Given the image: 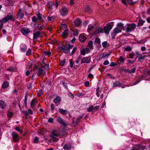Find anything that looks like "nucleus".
Masks as SVG:
<instances>
[{"mask_svg":"<svg viewBox=\"0 0 150 150\" xmlns=\"http://www.w3.org/2000/svg\"><path fill=\"white\" fill-rule=\"evenodd\" d=\"M136 25L134 23L127 24L124 27H122L124 30H126L127 33L130 32L135 29Z\"/></svg>","mask_w":150,"mask_h":150,"instance_id":"f257e3e1","label":"nucleus"},{"mask_svg":"<svg viewBox=\"0 0 150 150\" xmlns=\"http://www.w3.org/2000/svg\"><path fill=\"white\" fill-rule=\"evenodd\" d=\"M60 135V132L57 130H54L52 132L51 137L54 142H57L59 140L58 137Z\"/></svg>","mask_w":150,"mask_h":150,"instance_id":"f03ea898","label":"nucleus"},{"mask_svg":"<svg viewBox=\"0 0 150 150\" xmlns=\"http://www.w3.org/2000/svg\"><path fill=\"white\" fill-rule=\"evenodd\" d=\"M60 49L66 54L70 53V49L69 48V44H66L60 47Z\"/></svg>","mask_w":150,"mask_h":150,"instance_id":"7ed1b4c3","label":"nucleus"},{"mask_svg":"<svg viewBox=\"0 0 150 150\" xmlns=\"http://www.w3.org/2000/svg\"><path fill=\"white\" fill-rule=\"evenodd\" d=\"M68 9L65 7H63L59 10L60 15L62 16H66L68 14Z\"/></svg>","mask_w":150,"mask_h":150,"instance_id":"20e7f679","label":"nucleus"},{"mask_svg":"<svg viewBox=\"0 0 150 150\" xmlns=\"http://www.w3.org/2000/svg\"><path fill=\"white\" fill-rule=\"evenodd\" d=\"M112 28V26L108 23L107 26H105L103 27L104 32L106 34H108Z\"/></svg>","mask_w":150,"mask_h":150,"instance_id":"39448f33","label":"nucleus"},{"mask_svg":"<svg viewBox=\"0 0 150 150\" xmlns=\"http://www.w3.org/2000/svg\"><path fill=\"white\" fill-rule=\"evenodd\" d=\"M12 138V141L13 142H17L19 140V137L18 135L15 132H13L11 134Z\"/></svg>","mask_w":150,"mask_h":150,"instance_id":"423d86ee","label":"nucleus"},{"mask_svg":"<svg viewBox=\"0 0 150 150\" xmlns=\"http://www.w3.org/2000/svg\"><path fill=\"white\" fill-rule=\"evenodd\" d=\"M122 28L118 27H116L114 29V31L111 33V35L112 36V38H115L114 37L116 34L120 32H121Z\"/></svg>","mask_w":150,"mask_h":150,"instance_id":"0eeeda50","label":"nucleus"},{"mask_svg":"<svg viewBox=\"0 0 150 150\" xmlns=\"http://www.w3.org/2000/svg\"><path fill=\"white\" fill-rule=\"evenodd\" d=\"M20 31L22 34L25 35H27L30 31V29L27 27L21 28Z\"/></svg>","mask_w":150,"mask_h":150,"instance_id":"6e6552de","label":"nucleus"},{"mask_svg":"<svg viewBox=\"0 0 150 150\" xmlns=\"http://www.w3.org/2000/svg\"><path fill=\"white\" fill-rule=\"evenodd\" d=\"M13 18V15L11 13H9L7 15L3 18V22L5 23L8 20H11Z\"/></svg>","mask_w":150,"mask_h":150,"instance_id":"1a4fd4ad","label":"nucleus"},{"mask_svg":"<svg viewBox=\"0 0 150 150\" xmlns=\"http://www.w3.org/2000/svg\"><path fill=\"white\" fill-rule=\"evenodd\" d=\"M35 30H33V41H35L37 40V38L39 37L40 35V33L39 31H35Z\"/></svg>","mask_w":150,"mask_h":150,"instance_id":"9d476101","label":"nucleus"},{"mask_svg":"<svg viewBox=\"0 0 150 150\" xmlns=\"http://www.w3.org/2000/svg\"><path fill=\"white\" fill-rule=\"evenodd\" d=\"M57 121L59 123L64 127H66L67 126L66 124L63 121L61 117H59L57 118Z\"/></svg>","mask_w":150,"mask_h":150,"instance_id":"9b49d317","label":"nucleus"},{"mask_svg":"<svg viewBox=\"0 0 150 150\" xmlns=\"http://www.w3.org/2000/svg\"><path fill=\"white\" fill-rule=\"evenodd\" d=\"M90 62V58L87 57H83L81 60V63H88Z\"/></svg>","mask_w":150,"mask_h":150,"instance_id":"f8f14e48","label":"nucleus"},{"mask_svg":"<svg viewBox=\"0 0 150 150\" xmlns=\"http://www.w3.org/2000/svg\"><path fill=\"white\" fill-rule=\"evenodd\" d=\"M40 65L42 67L45 69H49V66L48 64H46L44 62L41 61Z\"/></svg>","mask_w":150,"mask_h":150,"instance_id":"ddd939ff","label":"nucleus"},{"mask_svg":"<svg viewBox=\"0 0 150 150\" xmlns=\"http://www.w3.org/2000/svg\"><path fill=\"white\" fill-rule=\"evenodd\" d=\"M0 106L2 109H4L7 108L6 103L3 100H0Z\"/></svg>","mask_w":150,"mask_h":150,"instance_id":"4468645a","label":"nucleus"},{"mask_svg":"<svg viewBox=\"0 0 150 150\" xmlns=\"http://www.w3.org/2000/svg\"><path fill=\"white\" fill-rule=\"evenodd\" d=\"M38 74L39 76L43 75L45 74V71L41 68H38Z\"/></svg>","mask_w":150,"mask_h":150,"instance_id":"2eb2a0df","label":"nucleus"},{"mask_svg":"<svg viewBox=\"0 0 150 150\" xmlns=\"http://www.w3.org/2000/svg\"><path fill=\"white\" fill-rule=\"evenodd\" d=\"M147 74H144L143 75H141L139 76V79L135 83V84H136L138 83L139 82H140L141 80L145 79L146 77Z\"/></svg>","mask_w":150,"mask_h":150,"instance_id":"dca6fc26","label":"nucleus"},{"mask_svg":"<svg viewBox=\"0 0 150 150\" xmlns=\"http://www.w3.org/2000/svg\"><path fill=\"white\" fill-rule=\"evenodd\" d=\"M54 5L53 1H50L47 3V8L50 10L52 9V6Z\"/></svg>","mask_w":150,"mask_h":150,"instance_id":"f3484780","label":"nucleus"},{"mask_svg":"<svg viewBox=\"0 0 150 150\" xmlns=\"http://www.w3.org/2000/svg\"><path fill=\"white\" fill-rule=\"evenodd\" d=\"M86 38V36L83 34H81L79 37V39L80 41L82 42H84Z\"/></svg>","mask_w":150,"mask_h":150,"instance_id":"a211bd4d","label":"nucleus"},{"mask_svg":"<svg viewBox=\"0 0 150 150\" xmlns=\"http://www.w3.org/2000/svg\"><path fill=\"white\" fill-rule=\"evenodd\" d=\"M37 102L35 99H33L31 103V107L32 108H34L36 105Z\"/></svg>","mask_w":150,"mask_h":150,"instance_id":"6ab92c4d","label":"nucleus"},{"mask_svg":"<svg viewBox=\"0 0 150 150\" xmlns=\"http://www.w3.org/2000/svg\"><path fill=\"white\" fill-rule=\"evenodd\" d=\"M81 21L80 19L79 18H77L74 21V25L76 26H78L80 25L81 24Z\"/></svg>","mask_w":150,"mask_h":150,"instance_id":"aec40b11","label":"nucleus"},{"mask_svg":"<svg viewBox=\"0 0 150 150\" xmlns=\"http://www.w3.org/2000/svg\"><path fill=\"white\" fill-rule=\"evenodd\" d=\"M61 100V98L60 97L58 96L54 99L53 102L54 103L56 104L60 103Z\"/></svg>","mask_w":150,"mask_h":150,"instance_id":"412c9836","label":"nucleus"},{"mask_svg":"<svg viewBox=\"0 0 150 150\" xmlns=\"http://www.w3.org/2000/svg\"><path fill=\"white\" fill-rule=\"evenodd\" d=\"M71 148V145L70 144H67L64 145L63 148L65 150H69Z\"/></svg>","mask_w":150,"mask_h":150,"instance_id":"4be33fe9","label":"nucleus"},{"mask_svg":"<svg viewBox=\"0 0 150 150\" xmlns=\"http://www.w3.org/2000/svg\"><path fill=\"white\" fill-rule=\"evenodd\" d=\"M37 17L38 21L40 22H43V20L42 19V17L41 16V14L40 13L36 14Z\"/></svg>","mask_w":150,"mask_h":150,"instance_id":"5701e85b","label":"nucleus"},{"mask_svg":"<svg viewBox=\"0 0 150 150\" xmlns=\"http://www.w3.org/2000/svg\"><path fill=\"white\" fill-rule=\"evenodd\" d=\"M126 1H127L129 4L131 5H134L137 3L138 1L137 0L135 1H132V0H126Z\"/></svg>","mask_w":150,"mask_h":150,"instance_id":"b1692460","label":"nucleus"},{"mask_svg":"<svg viewBox=\"0 0 150 150\" xmlns=\"http://www.w3.org/2000/svg\"><path fill=\"white\" fill-rule=\"evenodd\" d=\"M27 47L25 45H22L21 46V50L22 52H24L26 50Z\"/></svg>","mask_w":150,"mask_h":150,"instance_id":"393cba45","label":"nucleus"},{"mask_svg":"<svg viewBox=\"0 0 150 150\" xmlns=\"http://www.w3.org/2000/svg\"><path fill=\"white\" fill-rule=\"evenodd\" d=\"M136 68H134L131 69V70L129 69H125L124 70L125 71H127L129 72L131 74L132 73H134L135 72L136 70Z\"/></svg>","mask_w":150,"mask_h":150,"instance_id":"a878e982","label":"nucleus"},{"mask_svg":"<svg viewBox=\"0 0 150 150\" xmlns=\"http://www.w3.org/2000/svg\"><path fill=\"white\" fill-rule=\"evenodd\" d=\"M59 112L62 114L64 115H66L67 114V111L65 110L62 109H59Z\"/></svg>","mask_w":150,"mask_h":150,"instance_id":"bb28decb","label":"nucleus"},{"mask_svg":"<svg viewBox=\"0 0 150 150\" xmlns=\"http://www.w3.org/2000/svg\"><path fill=\"white\" fill-rule=\"evenodd\" d=\"M111 53H109L108 54H101L100 55V59H102L103 58H104L106 56H109Z\"/></svg>","mask_w":150,"mask_h":150,"instance_id":"cd10ccee","label":"nucleus"},{"mask_svg":"<svg viewBox=\"0 0 150 150\" xmlns=\"http://www.w3.org/2000/svg\"><path fill=\"white\" fill-rule=\"evenodd\" d=\"M32 20L33 22L36 24L38 23V20L36 17L35 16H34L32 17Z\"/></svg>","mask_w":150,"mask_h":150,"instance_id":"c85d7f7f","label":"nucleus"},{"mask_svg":"<svg viewBox=\"0 0 150 150\" xmlns=\"http://www.w3.org/2000/svg\"><path fill=\"white\" fill-rule=\"evenodd\" d=\"M68 29H65L64 32L62 33V37L64 38L68 34Z\"/></svg>","mask_w":150,"mask_h":150,"instance_id":"c756f323","label":"nucleus"},{"mask_svg":"<svg viewBox=\"0 0 150 150\" xmlns=\"http://www.w3.org/2000/svg\"><path fill=\"white\" fill-rule=\"evenodd\" d=\"M84 11L89 13L91 11L90 7L88 6H86L84 8Z\"/></svg>","mask_w":150,"mask_h":150,"instance_id":"7c9ffc66","label":"nucleus"},{"mask_svg":"<svg viewBox=\"0 0 150 150\" xmlns=\"http://www.w3.org/2000/svg\"><path fill=\"white\" fill-rule=\"evenodd\" d=\"M122 63V56L120 57L119 59H118V60L117 62L116 63L117 64V65L118 64H120Z\"/></svg>","mask_w":150,"mask_h":150,"instance_id":"2f4dec72","label":"nucleus"},{"mask_svg":"<svg viewBox=\"0 0 150 150\" xmlns=\"http://www.w3.org/2000/svg\"><path fill=\"white\" fill-rule=\"evenodd\" d=\"M55 17L54 16L52 17H50L48 16L47 17V20L49 21H53L55 19Z\"/></svg>","mask_w":150,"mask_h":150,"instance_id":"473e14b6","label":"nucleus"},{"mask_svg":"<svg viewBox=\"0 0 150 150\" xmlns=\"http://www.w3.org/2000/svg\"><path fill=\"white\" fill-rule=\"evenodd\" d=\"M76 49H77V47H76L74 48L73 49V50H72L71 52H70V53H70L69 55H73V54H74V53L76 52Z\"/></svg>","mask_w":150,"mask_h":150,"instance_id":"72a5a7b5","label":"nucleus"},{"mask_svg":"<svg viewBox=\"0 0 150 150\" xmlns=\"http://www.w3.org/2000/svg\"><path fill=\"white\" fill-rule=\"evenodd\" d=\"M43 53L45 55L48 56V57H50L51 54V52L50 51L44 52Z\"/></svg>","mask_w":150,"mask_h":150,"instance_id":"f704fd0d","label":"nucleus"},{"mask_svg":"<svg viewBox=\"0 0 150 150\" xmlns=\"http://www.w3.org/2000/svg\"><path fill=\"white\" fill-rule=\"evenodd\" d=\"M80 53L83 55H84L86 54V50L84 48L83 49L80 51Z\"/></svg>","mask_w":150,"mask_h":150,"instance_id":"c9c22d12","label":"nucleus"},{"mask_svg":"<svg viewBox=\"0 0 150 150\" xmlns=\"http://www.w3.org/2000/svg\"><path fill=\"white\" fill-rule=\"evenodd\" d=\"M88 46L90 48H92L93 47V42L91 41H89L88 42Z\"/></svg>","mask_w":150,"mask_h":150,"instance_id":"e433bc0d","label":"nucleus"},{"mask_svg":"<svg viewBox=\"0 0 150 150\" xmlns=\"http://www.w3.org/2000/svg\"><path fill=\"white\" fill-rule=\"evenodd\" d=\"M94 28V27L93 26L89 27L88 28L87 31L88 32H90Z\"/></svg>","mask_w":150,"mask_h":150,"instance_id":"4c0bfd02","label":"nucleus"},{"mask_svg":"<svg viewBox=\"0 0 150 150\" xmlns=\"http://www.w3.org/2000/svg\"><path fill=\"white\" fill-rule=\"evenodd\" d=\"M31 50L30 49H29L26 52V55L29 56L31 54Z\"/></svg>","mask_w":150,"mask_h":150,"instance_id":"58836bf2","label":"nucleus"},{"mask_svg":"<svg viewBox=\"0 0 150 150\" xmlns=\"http://www.w3.org/2000/svg\"><path fill=\"white\" fill-rule=\"evenodd\" d=\"M13 115V113L11 112H9L7 113V116L8 117H12Z\"/></svg>","mask_w":150,"mask_h":150,"instance_id":"ea45409f","label":"nucleus"},{"mask_svg":"<svg viewBox=\"0 0 150 150\" xmlns=\"http://www.w3.org/2000/svg\"><path fill=\"white\" fill-rule=\"evenodd\" d=\"M124 50L126 51L130 52L132 50V48L130 47H127L126 48H124Z\"/></svg>","mask_w":150,"mask_h":150,"instance_id":"a19ab883","label":"nucleus"},{"mask_svg":"<svg viewBox=\"0 0 150 150\" xmlns=\"http://www.w3.org/2000/svg\"><path fill=\"white\" fill-rule=\"evenodd\" d=\"M93 110V106H91L87 110L88 112H91Z\"/></svg>","mask_w":150,"mask_h":150,"instance_id":"79ce46f5","label":"nucleus"},{"mask_svg":"<svg viewBox=\"0 0 150 150\" xmlns=\"http://www.w3.org/2000/svg\"><path fill=\"white\" fill-rule=\"evenodd\" d=\"M52 112H53V111L54 109V105L53 104H51L50 106Z\"/></svg>","mask_w":150,"mask_h":150,"instance_id":"37998d69","label":"nucleus"},{"mask_svg":"<svg viewBox=\"0 0 150 150\" xmlns=\"http://www.w3.org/2000/svg\"><path fill=\"white\" fill-rule=\"evenodd\" d=\"M95 42L98 44L100 43V40L98 38H96L95 39Z\"/></svg>","mask_w":150,"mask_h":150,"instance_id":"c03bdc74","label":"nucleus"},{"mask_svg":"<svg viewBox=\"0 0 150 150\" xmlns=\"http://www.w3.org/2000/svg\"><path fill=\"white\" fill-rule=\"evenodd\" d=\"M69 62L70 63V67L71 68H72L73 67V64H74V62H73V60L72 59H69Z\"/></svg>","mask_w":150,"mask_h":150,"instance_id":"a18cd8bd","label":"nucleus"},{"mask_svg":"<svg viewBox=\"0 0 150 150\" xmlns=\"http://www.w3.org/2000/svg\"><path fill=\"white\" fill-rule=\"evenodd\" d=\"M107 41L103 42L102 43V45L103 47L105 48L107 47Z\"/></svg>","mask_w":150,"mask_h":150,"instance_id":"49530a36","label":"nucleus"},{"mask_svg":"<svg viewBox=\"0 0 150 150\" xmlns=\"http://www.w3.org/2000/svg\"><path fill=\"white\" fill-rule=\"evenodd\" d=\"M22 113L24 114L26 117L28 115V114L27 111L23 110L22 111Z\"/></svg>","mask_w":150,"mask_h":150,"instance_id":"de8ad7c7","label":"nucleus"},{"mask_svg":"<svg viewBox=\"0 0 150 150\" xmlns=\"http://www.w3.org/2000/svg\"><path fill=\"white\" fill-rule=\"evenodd\" d=\"M146 56H142L139 57L138 58V60L139 61H141L142 60L145 59Z\"/></svg>","mask_w":150,"mask_h":150,"instance_id":"09e8293b","label":"nucleus"},{"mask_svg":"<svg viewBox=\"0 0 150 150\" xmlns=\"http://www.w3.org/2000/svg\"><path fill=\"white\" fill-rule=\"evenodd\" d=\"M100 88L99 87H98L96 90V95L98 97H99V94L98 92V91L99 90Z\"/></svg>","mask_w":150,"mask_h":150,"instance_id":"8fccbe9b","label":"nucleus"},{"mask_svg":"<svg viewBox=\"0 0 150 150\" xmlns=\"http://www.w3.org/2000/svg\"><path fill=\"white\" fill-rule=\"evenodd\" d=\"M15 129L16 131H18L20 133H22V130L20 129L18 127H16L15 128Z\"/></svg>","mask_w":150,"mask_h":150,"instance_id":"3c124183","label":"nucleus"},{"mask_svg":"<svg viewBox=\"0 0 150 150\" xmlns=\"http://www.w3.org/2000/svg\"><path fill=\"white\" fill-rule=\"evenodd\" d=\"M73 34L74 35L77 36L79 34V33L77 30H75L73 31Z\"/></svg>","mask_w":150,"mask_h":150,"instance_id":"603ef678","label":"nucleus"},{"mask_svg":"<svg viewBox=\"0 0 150 150\" xmlns=\"http://www.w3.org/2000/svg\"><path fill=\"white\" fill-rule=\"evenodd\" d=\"M45 27L44 25H42L39 27L38 29L40 30H42Z\"/></svg>","mask_w":150,"mask_h":150,"instance_id":"864d4df0","label":"nucleus"},{"mask_svg":"<svg viewBox=\"0 0 150 150\" xmlns=\"http://www.w3.org/2000/svg\"><path fill=\"white\" fill-rule=\"evenodd\" d=\"M116 65H117V64L113 62H111L110 64V66L111 67H114Z\"/></svg>","mask_w":150,"mask_h":150,"instance_id":"5fc2aeb1","label":"nucleus"},{"mask_svg":"<svg viewBox=\"0 0 150 150\" xmlns=\"http://www.w3.org/2000/svg\"><path fill=\"white\" fill-rule=\"evenodd\" d=\"M134 54L133 52H132L130 53L129 54V58H133Z\"/></svg>","mask_w":150,"mask_h":150,"instance_id":"6e6d98bb","label":"nucleus"},{"mask_svg":"<svg viewBox=\"0 0 150 150\" xmlns=\"http://www.w3.org/2000/svg\"><path fill=\"white\" fill-rule=\"evenodd\" d=\"M99 106L98 105H97L94 107H93V110H98L99 109Z\"/></svg>","mask_w":150,"mask_h":150,"instance_id":"4d7b16f0","label":"nucleus"},{"mask_svg":"<svg viewBox=\"0 0 150 150\" xmlns=\"http://www.w3.org/2000/svg\"><path fill=\"white\" fill-rule=\"evenodd\" d=\"M109 64V62L108 60H106L104 61V62L103 63V64L104 65H107Z\"/></svg>","mask_w":150,"mask_h":150,"instance_id":"13d9d810","label":"nucleus"},{"mask_svg":"<svg viewBox=\"0 0 150 150\" xmlns=\"http://www.w3.org/2000/svg\"><path fill=\"white\" fill-rule=\"evenodd\" d=\"M53 119L52 118H49L48 122L50 123H52L53 122Z\"/></svg>","mask_w":150,"mask_h":150,"instance_id":"bf43d9fd","label":"nucleus"},{"mask_svg":"<svg viewBox=\"0 0 150 150\" xmlns=\"http://www.w3.org/2000/svg\"><path fill=\"white\" fill-rule=\"evenodd\" d=\"M117 27L122 28V23H117Z\"/></svg>","mask_w":150,"mask_h":150,"instance_id":"052dcab7","label":"nucleus"},{"mask_svg":"<svg viewBox=\"0 0 150 150\" xmlns=\"http://www.w3.org/2000/svg\"><path fill=\"white\" fill-rule=\"evenodd\" d=\"M60 2L59 1H56V2L55 6L57 8L58 6L60 5Z\"/></svg>","mask_w":150,"mask_h":150,"instance_id":"680f3d73","label":"nucleus"},{"mask_svg":"<svg viewBox=\"0 0 150 150\" xmlns=\"http://www.w3.org/2000/svg\"><path fill=\"white\" fill-rule=\"evenodd\" d=\"M38 138L37 137H36L34 139V142L35 143H37L38 141Z\"/></svg>","mask_w":150,"mask_h":150,"instance_id":"e2e57ef3","label":"nucleus"},{"mask_svg":"<svg viewBox=\"0 0 150 150\" xmlns=\"http://www.w3.org/2000/svg\"><path fill=\"white\" fill-rule=\"evenodd\" d=\"M24 16V14L23 13L21 12V13L20 16V19H21L23 18V17Z\"/></svg>","mask_w":150,"mask_h":150,"instance_id":"0e129e2a","label":"nucleus"},{"mask_svg":"<svg viewBox=\"0 0 150 150\" xmlns=\"http://www.w3.org/2000/svg\"><path fill=\"white\" fill-rule=\"evenodd\" d=\"M65 60L61 61L60 62V65L62 66L64 65V64L65 63Z\"/></svg>","mask_w":150,"mask_h":150,"instance_id":"69168bd1","label":"nucleus"},{"mask_svg":"<svg viewBox=\"0 0 150 150\" xmlns=\"http://www.w3.org/2000/svg\"><path fill=\"white\" fill-rule=\"evenodd\" d=\"M28 113L30 114H33V111L30 109H29L28 110Z\"/></svg>","mask_w":150,"mask_h":150,"instance_id":"338daca9","label":"nucleus"},{"mask_svg":"<svg viewBox=\"0 0 150 150\" xmlns=\"http://www.w3.org/2000/svg\"><path fill=\"white\" fill-rule=\"evenodd\" d=\"M14 68L13 67H10L9 68L7 69V70L13 71L14 70Z\"/></svg>","mask_w":150,"mask_h":150,"instance_id":"774afa93","label":"nucleus"}]
</instances>
